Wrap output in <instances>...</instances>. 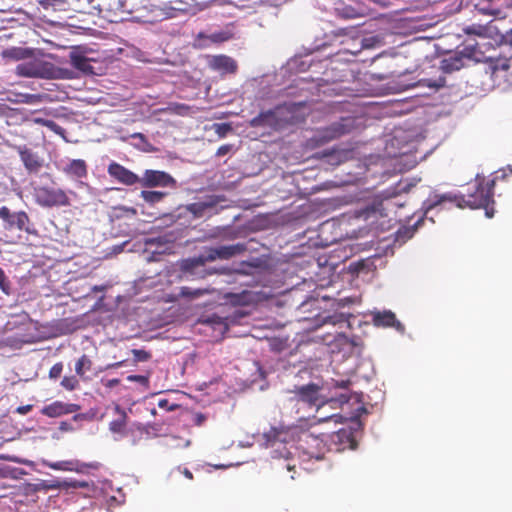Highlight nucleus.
<instances>
[{"label": "nucleus", "mask_w": 512, "mask_h": 512, "mask_svg": "<svg viewBox=\"0 0 512 512\" xmlns=\"http://www.w3.org/2000/svg\"><path fill=\"white\" fill-rule=\"evenodd\" d=\"M334 13L342 19H356L366 14V8L360 3L347 4L343 1H338L335 3Z\"/></svg>", "instance_id": "obj_16"}, {"label": "nucleus", "mask_w": 512, "mask_h": 512, "mask_svg": "<svg viewBox=\"0 0 512 512\" xmlns=\"http://www.w3.org/2000/svg\"><path fill=\"white\" fill-rule=\"evenodd\" d=\"M211 237L212 238L222 237L223 239H226V240H230V239L234 238L232 236V234L227 229H224V228H217L215 231H213V233L211 234Z\"/></svg>", "instance_id": "obj_47"}, {"label": "nucleus", "mask_w": 512, "mask_h": 512, "mask_svg": "<svg viewBox=\"0 0 512 512\" xmlns=\"http://www.w3.org/2000/svg\"><path fill=\"white\" fill-rule=\"evenodd\" d=\"M115 412L119 414V418L110 422L109 430L115 434H122L126 427L127 413L119 406H115Z\"/></svg>", "instance_id": "obj_25"}, {"label": "nucleus", "mask_w": 512, "mask_h": 512, "mask_svg": "<svg viewBox=\"0 0 512 512\" xmlns=\"http://www.w3.org/2000/svg\"><path fill=\"white\" fill-rule=\"evenodd\" d=\"M204 323L209 324L215 330H219L220 332H225L228 329L226 320L216 314L208 315L204 319Z\"/></svg>", "instance_id": "obj_28"}, {"label": "nucleus", "mask_w": 512, "mask_h": 512, "mask_svg": "<svg viewBox=\"0 0 512 512\" xmlns=\"http://www.w3.org/2000/svg\"><path fill=\"white\" fill-rule=\"evenodd\" d=\"M17 152L29 173H37L43 166L44 160L36 152L24 146H17Z\"/></svg>", "instance_id": "obj_13"}, {"label": "nucleus", "mask_w": 512, "mask_h": 512, "mask_svg": "<svg viewBox=\"0 0 512 512\" xmlns=\"http://www.w3.org/2000/svg\"><path fill=\"white\" fill-rule=\"evenodd\" d=\"M209 66L222 74L234 73L237 70V62L227 55H216L210 57Z\"/></svg>", "instance_id": "obj_20"}, {"label": "nucleus", "mask_w": 512, "mask_h": 512, "mask_svg": "<svg viewBox=\"0 0 512 512\" xmlns=\"http://www.w3.org/2000/svg\"><path fill=\"white\" fill-rule=\"evenodd\" d=\"M423 220V217H421L415 222L413 226L400 228L396 234V241L399 243H405L408 239L412 238L417 228L422 224Z\"/></svg>", "instance_id": "obj_27"}, {"label": "nucleus", "mask_w": 512, "mask_h": 512, "mask_svg": "<svg viewBox=\"0 0 512 512\" xmlns=\"http://www.w3.org/2000/svg\"><path fill=\"white\" fill-rule=\"evenodd\" d=\"M495 42L500 46L512 47V28L504 33L498 28V34L496 35Z\"/></svg>", "instance_id": "obj_35"}, {"label": "nucleus", "mask_w": 512, "mask_h": 512, "mask_svg": "<svg viewBox=\"0 0 512 512\" xmlns=\"http://www.w3.org/2000/svg\"><path fill=\"white\" fill-rule=\"evenodd\" d=\"M213 289L209 288H191V287H181L180 296L187 298L189 300H195L201 298L204 295L211 294Z\"/></svg>", "instance_id": "obj_26"}, {"label": "nucleus", "mask_w": 512, "mask_h": 512, "mask_svg": "<svg viewBox=\"0 0 512 512\" xmlns=\"http://www.w3.org/2000/svg\"><path fill=\"white\" fill-rule=\"evenodd\" d=\"M247 250L245 243H236L232 245H221L215 247H204L201 252L208 264L218 259L229 260L232 257L242 254Z\"/></svg>", "instance_id": "obj_10"}, {"label": "nucleus", "mask_w": 512, "mask_h": 512, "mask_svg": "<svg viewBox=\"0 0 512 512\" xmlns=\"http://www.w3.org/2000/svg\"><path fill=\"white\" fill-rule=\"evenodd\" d=\"M252 445H253V441L239 442V446L242 448L251 447Z\"/></svg>", "instance_id": "obj_60"}, {"label": "nucleus", "mask_w": 512, "mask_h": 512, "mask_svg": "<svg viewBox=\"0 0 512 512\" xmlns=\"http://www.w3.org/2000/svg\"><path fill=\"white\" fill-rule=\"evenodd\" d=\"M173 177L159 170L147 169L143 175L140 176L139 185L142 187H171L175 185Z\"/></svg>", "instance_id": "obj_12"}, {"label": "nucleus", "mask_w": 512, "mask_h": 512, "mask_svg": "<svg viewBox=\"0 0 512 512\" xmlns=\"http://www.w3.org/2000/svg\"><path fill=\"white\" fill-rule=\"evenodd\" d=\"M167 447L169 448H178V447H188L190 446L191 442L190 440H186L184 441L183 445H181L180 443V439L176 436H169L166 438L165 440V443H164Z\"/></svg>", "instance_id": "obj_43"}, {"label": "nucleus", "mask_w": 512, "mask_h": 512, "mask_svg": "<svg viewBox=\"0 0 512 512\" xmlns=\"http://www.w3.org/2000/svg\"><path fill=\"white\" fill-rule=\"evenodd\" d=\"M40 101V96L35 94H16V100L13 103L36 104Z\"/></svg>", "instance_id": "obj_39"}, {"label": "nucleus", "mask_w": 512, "mask_h": 512, "mask_svg": "<svg viewBox=\"0 0 512 512\" xmlns=\"http://www.w3.org/2000/svg\"><path fill=\"white\" fill-rule=\"evenodd\" d=\"M166 196L165 192L161 191H142L141 197L149 204H156Z\"/></svg>", "instance_id": "obj_32"}, {"label": "nucleus", "mask_w": 512, "mask_h": 512, "mask_svg": "<svg viewBox=\"0 0 512 512\" xmlns=\"http://www.w3.org/2000/svg\"><path fill=\"white\" fill-rule=\"evenodd\" d=\"M183 473H184L185 477H187L189 479L193 478L192 473L188 469H185Z\"/></svg>", "instance_id": "obj_62"}, {"label": "nucleus", "mask_w": 512, "mask_h": 512, "mask_svg": "<svg viewBox=\"0 0 512 512\" xmlns=\"http://www.w3.org/2000/svg\"><path fill=\"white\" fill-rule=\"evenodd\" d=\"M79 382L75 376H65L61 381V386L67 390H74Z\"/></svg>", "instance_id": "obj_45"}, {"label": "nucleus", "mask_w": 512, "mask_h": 512, "mask_svg": "<svg viewBox=\"0 0 512 512\" xmlns=\"http://www.w3.org/2000/svg\"><path fill=\"white\" fill-rule=\"evenodd\" d=\"M278 434L279 433L276 431V429H271L269 432L264 433L261 436V438L264 440L262 445H264L265 447H268V446L274 447L277 444Z\"/></svg>", "instance_id": "obj_40"}, {"label": "nucleus", "mask_w": 512, "mask_h": 512, "mask_svg": "<svg viewBox=\"0 0 512 512\" xmlns=\"http://www.w3.org/2000/svg\"><path fill=\"white\" fill-rule=\"evenodd\" d=\"M158 407L161 408V409H166L168 411H173V410H175L178 407V405L177 404H170L167 399H160L158 401Z\"/></svg>", "instance_id": "obj_50"}, {"label": "nucleus", "mask_w": 512, "mask_h": 512, "mask_svg": "<svg viewBox=\"0 0 512 512\" xmlns=\"http://www.w3.org/2000/svg\"><path fill=\"white\" fill-rule=\"evenodd\" d=\"M213 129L220 137H225L227 133L232 131V127L228 123H215Z\"/></svg>", "instance_id": "obj_44"}, {"label": "nucleus", "mask_w": 512, "mask_h": 512, "mask_svg": "<svg viewBox=\"0 0 512 512\" xmlns=\"http://www.w3.org/2000/svg\"><path fill=\"white\" fill-rule=\"evenodd\" d=\"M273 122V113L271 111L264 112L254 117L250 124L252 127L270 126Z\"/></svg>", "instance_id": "obj_30"}, {"label": "nucleus", "mask_w": 512, "mask_h": 512, "mask_svg": "<svg viewBox=\"0 0 512 512\" xmlns=\"http://www.w3.org/2000/svg\"><path fill=\"white\" fill-rule=\"evenodd\" d=\"M372 320L374 325L376 326H382V327H393L395 328L399 333H404L405 328L404 325L396 319L395 314L390 311H375L372 313Z\"/></svg>", "instance_id": "obj_19"}, {"label": "nucleus", "mask_w": 512, "mask_h": 512, "mask_svg": "<svg viewBox=\"0 0 512 512\" xmlns=\"http://www.w3.org/2000/svg\"><path fill=\"white\" fill-rule=\"evenodd\" d=\"M108 173L111 177L115 178L120 183L128 186L139 184L140 181V176L136 175L132 171L116 162L109 164Z\"/></svg>", "instance_id": "obj_14"}, {"label": "nucleus", "mask_w": 512, "mask_h": 512, "mask_svg": "<svg viewBox=\"0 0 512 512\" xmlns=\"http://www.w3.org/2000/svg\"><path fill=\"white\" fill-rule=\"evenodd\" d=\"M44 465L54 470H75L74 463L71 461L48 462L44 461Z\"/></svg>", "instance_id": "obj_37"}, {"label": "nucleus", "mask_w": 512, "mask_h": 512, "mask_svg": "<svg viewBox=\"0 0 512 512\" xmlns=\"http://www.w3.org/2000/svg\"><path fill=\"white\" fill-rule=\"evenodd\" d=\"M464 32L468 35H477L485 38H493L495 40L498 34V26L494 25L493 22H489L486 25L482 24H471L465 27Z\"/></svg>", "instance_id": "obj_22"}, {"label": "nucleus", "mask_w": 512, "mask_h": 512, "mask_svg": "<svg viewBox=\"0 0 512 512\" xmlns=\"http://www.w3.org/2000/svg\"><path fill=\"white\" fill-rule=\"evenodd\" d=\"M328 434H322L320 437L313 434L307 435L305 443L312 451L309 452L310 457L320 460L324 457L325 450L329 451V440L326 438Z\"/></svg>", "instance_id": "obj_17"}, {"label": "nucleus", "mask_w": 512, "mask_h": 512, "mask_svg": "<svg viewBox=\"0 0 512 512\" xmlns=\"http://www.w3.org/2000/svg\"><path fill=\"white\" fill-rule=\"evenodd\" d=\"M19 52H20L19 50L13 49V50L4 51V55H11L14 57H18Z\"/></svg>", "instance_id": "obj_59"}, {"label": "nucleus", "mask_w": 512, "mask_h": 512, "mask_svg": "<svg viewBox=\"0 0 512 512\" xmlns=\"http://www.w3.org/2000/svg\"><path fill=\"white\" fill-rule=\"evenodd\" d=\"M268 270L265 259L257 257L249 261H242L233 267L209 266L207 260L200 253L177 262L178 277L184 281L203 280L209 276L220 274L231 276L234 282L241 286L253 287L259 284Z\"/></svg>", "instance_id": "obj_1"}, {"label": "nucleus", "mask_w": 512, "mask_h": 512, "mask_svg": "<svg viewBox=\"0 0 512 512\" xmlns=\"http://www.w3.org/2000/svg\"><path fill=\"white\" fill-rule=\"evenodd\" d=\"M315 418L317 419L318 422H324V421H328V420H334L335 422L337 421L338 418H340L339 415L337 414H331V415H315Z\"/></svg>", "instance_id": "obj_51"}, {"label": "nucleus", "mask_w": 512, "mask_h": 512, "mask_svg": "<svg viewBox=\"0 0 512 512\" xmlns=\"http://www.w3.org/2000/svg\"><path fill=\"white\" fill-rule=\"evenodd\" d=\"M171 9L177 10V11H185L186 10L184 3H182V2H179L177 6H172Z\"/></svg>", "instance_id": "obj_58"}, {"label": "nucleus", "mask_w": 512, "mask_h": 512, "mask_svg": "<svg viewBox=\"0 0 512 512\" xmlns=\"http://www.w3.org/2000/svg\"><path fill=\"white\" fill-rule=\"evenodd\" d=\"M339 317L334 315V316H327L324 318V323H331L333 325H335L338 321Z\"/></svg>", "instance_id": "obj_57"}, {"label": "nucleus", "mask_w": 512, "mask_h": 512, "mask_svg": "<svg viewBox=\"0 0 512 512\" xmlns=\"http://www.w3.org/2000/svg\"><path fill=\"white\" fill-rule=\"evenodd\" d=\"M128 380L136 381V382H139L141 384H147L148 383V378L146 376H143V375H130V376H128Z\"/></svg>", "instance_id": "obj_52"}, {"label": "nucleus", "mask_w": 512, "mask_h": 512, "mask_svg": "<svg viewBox=\"0 0 512 512\" xmlns=\"http://www.w3.org/2000/svg\"><path fill=\"white\" fill-rule=\"evenodd\" d=\"M79 409L80 406L77 404L55 401L49 405L44 406L41 410V413L45 416L55 418L62 415L72 414L77 412Z\"/></svg>", "instance_id": "obj_18"}, {"label": "nucleus", "mask_w": 512, "mask_h": 512, "mask_svg": "<svg viewBox=\"0 0 512 512\" xmlns=\"http://www.w3.org/2000/svg\"><path fill=\"white\" fill-rule=\"evenodd\" d=\"M231 148H232L231 145H223V146L219 147V149L217 151V155L224 156L231 150Z\"/></svg>", "instance_id": "obj_54"}, {"label": "nucleus", "mask_w": 512, "mask_h": 512, "mask_svg": "<svg viewBox=\"0 0 512 512\" xmlns=\"http://www.w3.org/2000/svg\"><path fill=\"white\" fill-rule=\"evenodd\" d=\"M32 408H33L32 405L19 406L16 409V412L21 415H25V414L29 413L32 410Z\"/></svg>", "instance_id": "obj_53"}, {"label": "nucleus", "mask_w": 512, "mask_h": 512, "mask_svg": "<svg viewBox=\"0 0 512 512\" xmlns=\"http://www.w3.org/2000/svg\"><path fill=\"white\" fill-rule=\"evenodd\" d=\"M0 289L6 295L12 294L11 282L2 268H0Z\"/></svg>", "instance_id": "obj_41"}, {"label": "nucleus", "mask_w": 512, "mask_h": 512, "mask_svg": "<svg viewBox=\"0 0 512 512\" xmlns=\"http://www.w3.org/2000/svg\"><path fill=\"white\" fill-rule=\"evenodd\" d=\"M416 163H417V162H416V160H413V161L410 163L409 168L414 167V166L416 165Z\"/></svg>", "instance_id": "obj_64"}, {"label": "nucleus", "mask_w": 512, "mask_h": 512, "mask_svg": "<svg viewBox=\"0 0 512 512\" xmlns=\"http://www.w3.org/2000/svg\"><path fill=\"white\" fill-rule=\"evenodd\" d=\"M475 180V191L468 194V199H465L464 195L456 192H447L443 194L432 192L422 204L424 217L434 223L433 217H430L429 214L445 202H455L459 208H484L486 217L492 218L494 216V209L490 208L489 204L494 203L493 195L495 180L493 179L484 185V177L480 174L476 175Z\"/></svg>", "instance_id": "obj_2"}, {"label": "nucleus", "mask_w": 512, "mask_h": 512, "mask_svg": "<svg viewBox=\"0 0 512 512\" xmlns=\"http://www.w3.org/2000/svg\"><path fill=\"white\" fill-rule=\"evenodd\" d=\"M35 122L36 123H39L45 127H47L48 129H50L51 131H53L54 133L58 134V135H61L63 136L64 133H65V130L64 128H62L60 125H58L55 121L53 120H48V119H35Z\"/></svg>", "instance_id": "obj_36"}, {"label": "nucleus", "mask_w": 512, "mask_h": 512, "mask_svg": "<svg viewBox=\"0 0 512 512\" xmlns=\"http://www.w3.org/2000/svg\"><path fill=\"white\" fill-rule=\"evenodd\" d=\"M381 43V38L379 36H369L365 37L362 40V46L364 48H372Z\"/></svg>", "instance_id": "obj_46"}, {"label": "nucleus", "mask_w": 512, "mask_h": 512, "mask_svg": "<svg viewBox=\"0 0 512 512\" xmlns=\"http://www.w3.org/2000/svg\"><path fill=\"white\" fill-rule=\"evenodd\" d=\"M71 65L77 70L85 74H93V67L90 64V60L84 55L72 51L69 55Z\"/></svg>", "instance_id": "obj_24"}, {"label": "nucleus", "mask_w": 512, "mask_h": 512, "mask_svg": "<svg viewBox=\"0 0 512 512\" xmlns=\"http://www.w3.org/2000/svg\"><path fill=\"white\" fill-rule=\"evenodd\" d=\"M353 427L341 428L336 432L328 434L326 437L329 440V451H343L345 449L354 450L357 446L355 440L354 431H358L362 428V424L359 421L352 422Z\"/></svg>", "instance_id": "obj_8"}, {"label": "nucleus", "mask_w": 512, "mask_h": 512, "mask_svg": "<svg viewBox=\"0 0 512 512\" xmlns=\"http://www.w3.org/2000/svg\"><path fill=\"white\" fill-rule=\"evenodd\" d=\"M33 197L35 202L43 208L66 206L69 204L66 192L55 185H33Z\"/></svg>", "instance_id": "obj_5"}, {"label": "nucleus", "mask_w": 512, "mask_h": 512, "mask_svg": "<svg viewBox=\"0 0 512 512\" xmlns=\"http://www.w3.org/2000/svg\"><path fill=\"white\" fill-rule=\"evenodd\" d=\"M62 370H63V365L62 363H56L54 364L50 371H49V377L51 379H57L60 377L61 373H62Z\"/></svg>", "instance_id": "obj_48"}, {"label": "nucleus", "mask_w": 512, "mask_h": 512, "mask_svg": "<svg viewBox=\"0 0 512 512\" xmlns=\"http://www.w3.org/2000/svg\"><path fill=\"white\" fill-rule=\"evenodd\" d=\"M16 74L21 77L52 79L56 77V68L50 62L33 59L18 64Z\"/></svg>", "instance_id": "obj_7"}, {"label": "nucleus", "mask_w": 512, "mask_h": 512, "mask_svg": "<svg viewBox=\"0 0 512 512\" xmlns=\"http://www.w3.org/2000/svg\"><path fill=\"white\" fill-rule=\"evenodd\" d=\"M64 487L63 488H83L87 487L88 484L84 481H63Z\"/></svg>", "instance_id": "obj_49"}, {"label": "nucleus", "mask_w": 512, "mask_h": 512, "mask_svg": "<svg viewBox=\"0 0 512 512\" xmlns=\"http://www.w3.org/2000/svg\"><path fill=\"white\" fill-rule=\"evenodd\" d=\"M274 453L277 454L276 455L277 457H282V458H288V455H289V451L285 447H283L282 450L274 449Z\"/></svg>", "instance_id": "obj_55"}, {"label": "nucleus", "mask_w": 512, "mask_h": 512, "mask_svg": "<svg viewBox=\"0 0 512 512\" xmlns=\"http://www.w3.org/2000/svg\"><path fill=\"white\" fill-rule=\"evenodd\" d=\"M118 382H119V380H117V379L109 380L108 386L113 387V386L117 385Z\"/></svg>", "instance_id": "obj_61"}, {"label": "nucleus", "mask_w": 512, "mask_h": 512, "mask_svg": "<svg viewBox=\"0 0 512 512\" xmlns=\"http://www.w3.org/2000/svg\"><path fill=\"white\" fill-rule=\"evenodd\" d=\"M91 365V360L86 355H83L76 362L75 371L78 375L83 376L86 371L91 369Z\"/></svg>", "instance_id": "obj_33"}, {"label": "nucleus", "mask_w": 512, "mask_h": 512, "mask_svg": "<svg viewBox=\"0 0 512 512\" xmlns=\"http://www.w3.org/2000/svg\"><path fill=\"white\" fill-rule=\"evenodd\" d=\"M178 232L175 230H168L164 234L152 239V242L157 243L159 246L173 244L178 239Z\"/></svg>", "instance_id": "obj_29"}, {"label": "nucleus", "mask_w": 512, "mask_h": 512, "mask_svg": "<svg viewBox=\"0 0 512 512\" xmlns=\"http://www.w3.org/2000/svg\"><path fill=\"white\" fill-rule=\"evenodd\" d=\"M131 137L137 142L135 143V146L145 152H150L153 150L152 145L147 141L146 137L142 133H134L131 135Z\"/></svg>", "instance_id": "obj_34"}, {"label": "nucleus", "mask_w": 512, "mask_h": 512, "mask_svg": "<svg viewBox=\"0 0 512 512\" xmlns=\"http://www.w3.org/2000/svg\"><path fill=\"white\" fill-rule=\"evenodd\" d=\"M444 79H438V80H430V79H424V80H421L418 82V85L419 86H427L429 87L430 89L436 91L438 90L440 87H443L444 86Z\"/></svg>", "instance_id": "obj_42"}, {"label": "nucleus", "mask_w": 512, "mask_h": 512, "mask_svg": "<svg viewBox=\"0 0 512 512\" xmlns=\"http://www.w3.org/2000/svg\"><path fill=\"white\" fill-rule=\"evenodd\" d=\"M323 387L318 383L311 382L304 385L294 386L291 393H294V399L298 402H302L310 407H316V413L320 414L321 410L327 405L332 406L335 403H348L350 397L343 393L338 399H327L322 394Z\"/></svg>", "instance_id": "obj_3"}, {"label": "nucleus", "mask_w": 512, "mask_h": 512, "mask_svg": "<svg viewBox=\"0 0 512 512\" xmlns=\"http://www.w3.org/2000/svg\"><path fill=\"white\" fill-rule=\"evenodd\" d=\"M218 199L210 197L204 201H198L188 206L189 212L198 218H209L212 215L218 213Z\"/></svg>", "instance_id": "obj_15"}, {"label": "nucleus", "mask_w": 512, "mask_h": 512, "mask_svg": "<svg viewBox=\"0 0 512 512\" xmlns=\"http://www.w3.org/2000/svg\"><path fill=\"white\" fill-rule=\"evenodd\" d=\"M205 417L203 415L197 416V424L200 425L204 421Z\"/></svg>", "instance_id": "obj_63"}, {"label": "nucleus", "mask_w": 512, "mask_h": 512, "mask_svg": "<svg viewBox=\"0 0 512 512\" xmlns=\"http://www.w3.org/2000/svg\"><path fill=\"white\" fill-rule=\"evenodd\" d=\"M236 37L234 24L230 23L221 29L201 31L195 37V46L201 49L213 44H221Z\"/></svg>", "instance_id": "obj_9"}, {"label": "nucleus", "mask_w": 512, "mask_h": 512, "mask_svg": "<svg viewBox=\"0 0 512 512\" xmlns=\"http://www.w3.org/2000/svg\"><path fill=\"white\" fill-rule=\"evenodd\" d=\"M420 179L412 178V179H403L401 180L397 185V192L398 193H407L409 192L413 187L416 186Z\"/></svg>", "instance_id": "obj_38"}, {"label": "nucleus", "mask_w": 512, "mask_h": 512, "mask_svg": "<svg viewBox=\"0 0 512 512\" xmlns=\"http://www.w3.org/2000/svg\"><path fill=\"white\" fill-rule=\"evenodd\" d=\"M360 124L361 119L352 116L342 117L339 121L333 122L326 128L317 131L315 140L319 144H325L341 137L342 135L350 133L354 129L358 128Z\"/></svg>", "instance_id": "obj_6"}, {"label": "nucleus", "mask_w": 512, "mask_h": 512, "mask_svg": "<svg viewBox=\"0 0 512 512\" xmlns=\"http://www.w3.org/2000/svg\"><path fill=\"white\" fill-rule=\"evenodd\" d=\"M34 491H47L51 489H60L64 487L63 482L58 480H42L33 485Z\"/></svg>", "instance_id": "obj_31"}, {"label": "nucleus", "mask_w": 512, "mask_h": 512, "mask_svg": "<svg viewBox=\"0 0 512 512\" xmlns=\"http://www.w3.org/2000/svg\"><path fill=\"white\" fill-rule=\"evenodd\" d=\"M500 0H481L475 5V9L484 15L493 16L495 19H503L506 17L505 13L498 4Z\"/></svg>", "instance_id": "obj_23"}, {"label": "nucleus", "mask_w": 512, "mask_h": 512, "mask_svg": "<svg viewBox=\"0 0 512 512\" xmlns=\"http://www.w3.org/2000/svg\"><path fill=\"white\" fill-rule=\"evenodd\" d=\"M350 385V380H341V381H335V387L341 388V389H347Z\"/></svg>", "instance_id": "obj_56"}, {"label": "nucleus", "mask_w": 512, "mask_h": 512, "mask_svg": "<svg viewBox=\"0 0 512 512\" xmlns=\"http://www.w3.org/2000/svg\"><path fill=\"white\" fill-rule=\"evenodd\" d=\"M0 218L5 222L4 228L7 230L16 228L27 233L32 232L29 227L30 219L24 211L11 212L8 207L2 206L0 207Z\"/></svg>", "instance_id": "obj_11"}, {"label": "nucleus", "mask_w": 512, "mask_h": 512, "mask_svg": "<svg viewBox=\"0 0 512 512\" xmlns=\"http://www.w3.org/2000/svg\"><path fill=\"white\" fill-rule=\"evenodd\" d=\"M483 62L486 61L484 53L479 48V43H468L463 49L457 50L441 60V69L446 73L460 70L466 65V62Z\"/></svg>", "instance_id": "obj_4"}, {"label": "nucleus", "mask_w": 512, "mask_h": 512, "mask_svg": "<svg viewBox=\"0 0 512 512\" xmlns=\"http://www.w3.org/2000/svg\"><path fill=\"white\" fill-rule=\"evenodd\" d=\"M61 170L72 178H83L87 175V165L84 160L74 159L62 162Z\"/></svg>", "instance_id": "obj_21"}]
</instances>
